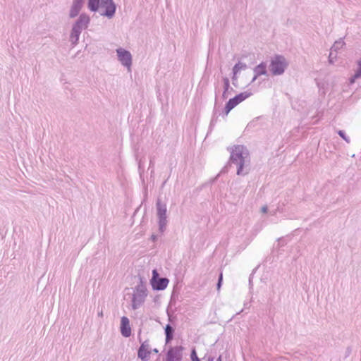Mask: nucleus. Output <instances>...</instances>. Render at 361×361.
I'll return each instance as SVG.
<instances>
[{
  "label": "nucleus",
  "mask_w": 361,
  "mask_h": 361,
  "mask_svg": "<svg viewBox=\"0 0 361 361\" xmlns=\"http://www.w3.org/2000/svg\"><path fill=\"white\" fill-rule=\"evenodd\" d=\"M250 96V93L243 92L236 95L235 97L230 99L225 107L226 114H228L234 107L240 102Z\"/></svg>",
  "instance_id": "nucleus-3"
},
{
  "label": "nucleus",
  "mask_w": 361,
  "mask_h": 361,
  "mask_svg": "<svg viewBox=\"0 0 361 361\" xmlns=\"http://www.w3.org/2000/svg\"><path fill=\"white\" fill-rule=\"evenodd\" d=\"M121 333L124 337H129L131 335V328L129 319L126 317H121Z\"/></svg>",
  "instance_id": "nucleus-8"
},
{
  "label": "nucleus",
  "mask_w": 361,
  "mask_h": 361,
  "mask_svg": "<svg viewBox=\"0 0 361 361\" xmlns=\"http://www.w3.org/2000/svg\"><path fill=\"white\" fill-rule=\"evenodd\" d=\"M88 8L92 11H99L102 15L109 17L112 16L116 10L111 0H88Z\"/></svg>",
  "instance_id": "nucleus-1"
},
{
  "label": "nucleus",
  "mask_w": 361,
  "mask_h": 361,
  "mask_svg": "<svg viewBox=\"0 0 361 361\" xmlns=\"http://www.w3.org/2000/svg\"><path fill=\"white\" fill-rule=\"evenodd\" d=\"M173 331L172 327L169 324L166 325L165 328L166 343H169L173 338Z\"/></svg>",
  "instance_id": "nucleus-13"
},
{
  "label": "nucleus",
  "mask_w": 361,
  "mask_h": 361,
  "mask_svg": "<svg viewBox=\"0 0 361 361\" xmlns=\"http://www.w3.org/2000/svg\"><path fill=\"white\" fill-rule=\"evenodd\" d=\"M262 212L263 213H266V212H267V207H263L262 208Z\"/></svg>",
  "instance_id": "nucleus-18"
},
{
  "label": "nucleus",
  "mask_w": 361,
  "mask_h": 361,
  "mask_svg": "<svg viewBox=\"0 0 361 361\" xmlns=\"http://www.w3.org/2000/svg\"><path fill=\"white\" fill-rule=\"evenodd\" d=\"M231 159L233 161H235L238 165V169L237 173L240 174L243 165H244V159L243 157V147H236L234 152L231 155Z\"/></svg>",
  "instance_id": "nucleus-5"
},
{
  "label": "nucleus",
  "mask_w": 361,
  "mask_h": 361,
  "mask_svg": "<svg viewBox=\"0 0 361 361\" xmlns=\"http://www.w3.org/2000/svg\"><path fill=\"white\" fill-rule=\"evenodd\" d=\"M221 281H222V274H221L220 277H219V283H218V287L219 288L220 287V284H221Z\"/></svg>",
  "instance_id": "nucleus-17"
},
{
  "label": "nucleus",
  "mask_w": 361,
  "mask_h": 361,
  "mask_svg": "<svg viewBox=\"0 0 361 361\" xmlns=\"http://www.w3.org/2000/svg\"><path fill=\"white\" fill-rule=\"evenodd\" d=\"M338 134H339V135H340V136H341L343 138H345V137H344V133H343V131L340 130V131L338 132Z\"/></svg>",
  "instance_id": "nucleus-19"
},
{
  "label": "nucleus",
  "mask_w": 361,
  "mask_h": 361,
  "mask_svg": "<svg viewBox=\"0 0 361 361\" xmlns=\"http://www.w3.org/2000/svg\"><path fill=\"white\" fill-rule=\"evenodd\" d=\"M151 283L154 289L164 290L167 287L169 280L166 278L159 279L157 270L154 269L152 271V279L151 280Z\"/></svg>",
  "instance_id": "nucleus-4"
},
{
  "label": "nucleus",
  "mask_w": 361,
  "mask_h": 361,
  "mask_svg": "<svg viewBox=\"0 0 361 361\" xmlns=\"http://www.w3.org/2000/svg\"><path fill=\"white\" fill-rule=\"evenodd\" d=\"M117 53L118 55L119 60L121 61V63L123 65L130 67L131 64V55L130 52L122 49H119L117 50Z\"/></svg>",
  "instance_id": "nucleus-9"
},
{
  "label": "nucleus",
  "mask_w": 361,
  "mask_h": 361,
  "mask_svg": "<svg viewBox=\"0 0 361 361\" xmlns=\"http://www.w3.org/2000/svg\"><path fill=\"white\" fill-rule=\"evenodd\" d=\"M154 352L157 353V352H158V350H157V349H154Z\"/></svg>",
  "instance_id": "nucleus-20"
},
{
  "label": "nucleus",
  "mask_w": 361,
  "mask_h": 361,
  "mask_svg": "<svg viewBox=\"0 0 361 361\" xmlns=\"http://www.w3.org/2000/svg\"><path fill=\"white\" fill-rule=\"evenodd\" d=\"M255 75L254 80L256 79V78L259 75L266 74L267 73L266 65L263 63L258 65L255 68Z\"/></svg>",
  "instance_id": "nucleus-12"
},
{
  "label": "nucleus",
  "mask_w": 361,
  "mask_h": 361,
  "mask_svg": "<svg viewBox=\"0 0 361 361\" xmlns=\"http://www.w3.org/2000/svg\"><path fill=\"white\" fill-rule=\"evenodd\" d=\"M357 68L355 71L354 75L350 78V82L351 84L354 83L355 80L361 77V59L357 62Z\"/></svg>",
  "instance_id": "nucleus-10"
},
{
  "label": "nucleus",
  "mask_w": 361,
  "mask_h": 361,
  "mask_svg": "<svg viewBox=\"0 0 361 361\" xmlns=\"http://www.w3.org/2000/svg\"><path fill=\"white\" fill-rule=\"evenodd\" d=\"M288 63L282 56H276L270 63V71L273 75H281L284 73Z\"/></svg>",
  "instance_id": "nucleus-2"
},
{
  "label": "nucleus",
  "mask_w": 361,
  "mask_h": 361,
  "mask_svg": "<svg viewBox=\"0 0 361 361\" xmlns=\"http://www.w3.org/2000/svg\"><path fill=\"white\" fill-rule=\"evenodd\" d=\"M150 353H151V352L149 350V345L147 343V342L145 341L143 343H142L138 350V353H137L138 357L142 360H149Z\"/></svg>",
  "instance_id": "nucleus-7"
},
{
  "label": "nucleus",
  "mask_w": 361,
  "mask_h": 361,
  "mask_svg": "<svg viewBox=\"0 0 361 361\" xmlns=\"http://www.w3.org/2000/svg\"><path fill=\"white\" fill-rule=\"evenodd\" d=\"M159 212L161 215L164 214L166 212V209L161 210L160 208L159 209Z\"/></svg>",
  "instance_id": "nucleus-16"
},
{
  "label": "nucleus",
  "mask_w": 361,
  "mask_h": 361,
  "mask_svg": "<svg viewBox=\"0 0 361 361\" xmlns=\"http://www.w3.org/2000/svg\"><path fill=\"white\" fill-rule=\"evenodd\" d=\"M246 68V65L245 63L239 62L238 63L235 64L233 67V74L236 75L238 73H239L241 70H243Z\"/></svg>",
  "instance_id": "nucleus-14"
},
{
  "label": "nucleus",
  "mask_w": 361,
  "mask_h": 361,
  "mask_svg": "<svg viewBox=\"0 0 361 361\" xmlns=\"http://www.w3.org/2000/svg\"><path fill=\"white\" fill-rule=\"evenodd\" d=\"M183 350V348L182 346L171 348L167 353L166 361H180Z\"/></svg>",
  "instance_id": "nucleus-6"
},
{
  "label": "nucleus",
  "mask_w": 361,
  "mask_h": 361,
  "mask_svg": "<svg viewBox=\"0 0 361 361\" xmlns=\"http://www.w3.org/2000/svg\"><path fill=\"white\" fill-rule=\"evenodd\" d=\"M83 0H75L73 8L71 11V16H75L82 6Z\"/></svg>",
  "instance_id": "nucleus-11"
},
{
  "label": "nucleus",
  "mask_w": 361,
  "mask_h": 361,
  "mask_svg": "<svg viewBox=\"0 0 361 361\" xmlns=\"http://www.w3.org/2000/svg\"><path fill=\"white\" fill-rule=\"evenodd\" d=\"M191 360H192V361H200V360L197 356V353H196V351L195 349H193L192 350Z\"/></svg>",
  "instance_id": "nucleus-15"
}]
</instances>
